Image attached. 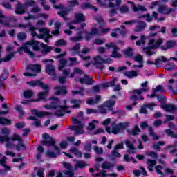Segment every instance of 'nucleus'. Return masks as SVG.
<instances>
[{
	"instance_id": "a878e982",
	"label": "nucleus",
	"mask_w": 177,
	"mask_h": 177,
	"mask_svg": "<svg viewBox=\"0 0 177 177\" xmlns=\"http://www.w3.org/2000/svg\"><path fill=\"white\" fill-rule=\"evenodd\" d=\"M127 133L129 135H132L133 136H136L139 132H140V129L138 125H136L131 130L129 129H127Z\"/></svg>"
},
{
	"instance_id": "423d86ee",
	"label": "nucleus",
	"mask_w": 177,
	"mask_h": 177,
	"mask_svg": "<svg viewBox=\"0 0 177 177\" xmlns=\"http://www.w3.org/2000/svg\"><path fill=\"white\" fill-rule=\"evenodd\" d=\"M53 8L54 9H59L62 10L60 12H57V15L60 16V17H62L65 21H68L69 19L67 18V15L71 12V10L66 8L63 4H59L58 6L54 5Z\"/></svg>"
},
{
	"instance_id": "f704fd0d",
	"label": "nucleus",
	"mask_w": 177,
	"mask_h": 177,
	"mask_svg": "<svg viewBox=\"0 0 177 177\" xmlns=\"http://www.w3.org/2000/svg\"><path fill=\"white\" fill-rule=\"evenodd\" d=\"M124 56L127 57H133V49L131 47H129L124 51Z\"/></svg>"
},
{
	"instance_id": "e2e57ef3",
	"label": "nucleus",
	"mask_w": 177,
	"mask_h": 177,
	"mask_svg": "<svg viewBox=\"0 0 177 177\" xmlns=\"http://www.w3.org/2000/svg\"><path fill=\"white\" fill-rule=\"evenodd\" d=\"M99 112L100 114H106L107 113V109L106 108V106L101 105L98 107Z\"/></svg>"
},
{
	"instance_id": "f8f14e48",
	"label": "nucleus",
	"mask_w": 177,
	"mask_h": 177,
	"mask_svg": "<svg viewBox=\"0 0 177 177\" xmlns=\"http://www.w3.org/2000/svg\"><path fill=\"white\" fill-rule=\"evenodd\" d=\"M174 10L175 8H168L167 6L159 5L158 12L160 13V15H169V13H172Z\"/></svg>"
},
{
	"instance_id": "ea45409f",
	"label": "nucleus",
	"mask_w": 177,
	"mask_h": 177,
	"mask_svg": "<svg viewBox=\"0 0 177 177\" xmlns=\"http://www.w3.org/2000/svg\"><path fill=\"white\" fill-rule=\"evenodd\" d=\"M0 124L1 125H11L12 120L5 118H0Z\"/></svg>"
},
{
	"instance_id": "f257e3e1",
	"label": "nucleus",
	"mask_w": 177,
	"mask_h": 177,
	"mask_svg": "<svg viewBox=\"0 0 177 177\" xmlns=\"http://www.w3.org/2000/svg\"><path fill=\"white\" fill-rule=\"evenodd\" d=\"M162 44H164V39L162 38H158V39H151L148 42V46L144 47L143 50L147 56L151 57L153 55H156V52L152 50L161 49V50L166 52L167 49H172V48L176 45V41L169 40L166 42L165 46H161Z\"/></svg>"
},
{
	"instance_id": "7c9ffc66",
	"label": "nucleus",
	"mask_w": 177,
	"mask_h": 177,
	"mask_svg": "<svg viewBox=\"0 0 177 177\" xmlns=\"http://www.w3.org/2000/svg\"><path fill=\"white\" fill-rule=\"evenodd\" d=\"M124 75L128 78H135V77H138L139 73L136 71H129L124 73Z\"/></svg>"
},
{
	"instance_id": "79ce46f5",
	"label": "nucleus",
	"mask_w": 177,
	"mask_h": 177,
	"mask_svg": "<svg viewBox=\"0 0 177 177\" xmlns=\"http://www.w3.org/2000/svg\"><path fill=\"white\" fill-rule=\"evenodd\" d=\"M175 82V80L174 79H170L168 82L169 85L167 86V88L169 91H173L174 94L176 95L177 94V91L174 90V87H172V84Z\"/></svg>"
},
{
	"instance_id": "cd10ccee",
	"label": "nucleus",
	"mask_w": 177,
	"mask_h": 177,
	"mask_svg": "<svg viewBox=\"0 0 177 177\" xmlns=\"http://www.w3.org/2000/svg\"><path fill=\"white\" fill-rule=\"evenodd\" d=\"M125 145L127 146V147H128V150H127V153L129 154L131 153H135V150H136V148L135 147V146L133 145V144L131 143V142L129 140H127L125 142Z\"/></svg>"
},
{
	"instance_id": "a19ab883",
	"label": "nucleus",
	"mask_w": 177,
	"mask_h": 177,
	"mask_svg": "<svg viewBox=\"0 0 177 177\" xmlns=\"http://www.w3.org/2000/svg\"><path fill=\"white\" fill-rule=\"evenodd\" d=\"M140 38H141L140 40H138L136 42V46H141L142 45H145V44H146V36L141 35Z\"/></svg>"
},
{
	"instance_id": "37998d69",
	"label": "nucleus",
	"mask_w": 177,
	"mask_h": 177,
	"mask_svg": "<svg viewBox=\"0 0 177 177\" xmlns=\"http://www.w3.org/2000/svg\"><path fill=\"white\" fill-rule=\"evenodd\" d=\"M148 91V88L134 89L133 90L132 93H133V95H140L142 92H147Z\"/></svg>"
},
{
	"instance_id": "4d7b16f0",
	"label": "nucleus",
	"mask_w": 177,
	"mask_h": 177,
	"mask_svg": "<svg viewBox=\"0 0 177 177\" xmlns=\"http://www.w3.org/2000/svg\"><path fill=\"white\" fill-rule=\"evenodd\" d=\"M65 45H67V42H66L63 39L55 41V46H65Z\"/></svg>"
},
{
	"instance_id": "f3484780",
	"label": "nucleus",
	"mask_w": 177,
	"mask_h": 177,
	"mask_svg": "<svg viewBox=\"0 0 177 177\" xmlns=\"http://www.w3.org/2000/svg\"><path fill=\"white\" fill-rule=\"evenodd\" d=\"M130 3L131 4V8L135 12H147V8L142 5H138L136 6L135 4V2L130 1Z\"/></svg>"
},
{
	"instance_id": "6e6552de",
	"label": "nucleus",
	"mask_w": 177,
	"mask_h": 177,
	"mask_svg": "<svg viewBox=\"0 0 177 177\" xmlns=\"http://www.w3.org/2000/svg\"><path fill=\"white\" fill-rule=\"evenodd\" d=\"M105 46L109 49H110V48H112L113 49L111 55H110L111 57H113V59H121L122 55L118 53V52L117 51L120 50V48L117 47L115 43L111 42L110 44H106Z\"/></svg>"
},
{
	"instance_id": "dca6fc26",
	"label": "nucleus",
	"mask_w": 177,
	"mask_h": 177,
	"mask_svg": "<svg viewBox=\"0 0 177 177\" xmlns=\"http://www.w3.org/2000/svg\"><path fill=\"white\" fill-rule=\"evenodd\" d=\"M136 23H137L138 25H136L134 30L135 32H142L147 27L146 23L143 21H136Z\"/></svg>"
},
{
	"instance_id": "603ef678",
	"label": "nucleus",
	"mask_w": 177,
	"mask_h": 177,
	"mask_svg": "<svg viewBox=\"0 0 177 177\" xmlns=\"http://www.w3.org/2000/svg\"><path fill=\"white\" fill-rule=\"evenodd\" d=\"M84 150L89 153L90 151H92V144H91V142L86 141V144L84 145Z\"/></svg>"
},
{
	"instance_id": "ddd939ff",
	"label": "nucleus",
	"mask_w": 177,
	"mask_h": 177,
	"mask_svg": "<svg viewBox=\"0 0 177 177\" xmlns=\"http://www.w3.org/2000/svg\"><path fill=\"white\" fill-rule=\"evenodd\" d=\"M32 114L33 115H35L38 118H42V117H46L48 115H53V113L51 112H47V111H38L37 109H32Z\"/></svg>"
},
{
	"instance_id": "680f3d73",
	"label": "nucleus",
	"mask_w": 177,
	"mask_h": 177,
	"mask_svg": "<svg viewBox=\"0 0 177 177\" xmlns=\"http://www.w3.org/2000/svg\"><path fill=\"white\" fill-rule=\"evenodd\" d=\"M83 32H84V34H86L85 40L87 42H89V41H91L92 39V38H93V35H91L89 32L84 31Z\"/></svg>"
},
{
	"instance_id": "c85d7f7f",
	"label": "nucleus",
	"mask_w": 177,
	"mask_h": 177,
	"mask_svg": "<svg viewBox=\"0 0 177 177\" xmlns=\"http://www.w3.org/2000/svg\"><path fill=\"white\" fill-rule=\"evenodd\" d=\"M163 68L165 70V71H172L176 68V66L174 62H169L163 67Z\"/></svg>"
},
{
	"instance_id": "13d9d810",
	"label": "nucleus",
	"mask_w": 177,
	"mask_h": 177,
	"mask_svg": "<svg viewBox=\"0 0 177 177\" xmlns=\"http://www.w3.org/2000/svg\"><path fill=\"white\" fill-rule=\"evenodd\" d=\"M157 100H158V102L162 103V104H165V102H167V97L164 95H158Z\"/></svg>"
},
{
	"instance_id": "4c0bfd02",
	"label": "nucleus",
	"mask_w": 177,
	"mask_h": 177,
	"mask_svg": "<svg viewBox=\"0 0 177 177\" xmlns=\"http://www.w3.org/2000/svg\"><path fill=\"white\" fill-rule=\"evenodd\" d=\"M115 85V81L104 82L101 84L102 89H106V88H109V86H114Z\"/></svg>"
},
{
	"instance_id": "a18cd8bd",
	"label": "nucleus",
	"mask_w": 177,
	"mask_h": 177,
	"mask_svg": "<svg viewBox=\"0 0 177 177\" xmlns=\"http://www.w3.org/2000/svg\"><path fill=\"white\" fill-rule=\"evenodd\" d=\"M95 20H96V21H97V23L99 24H100V28H101V27H103V26H104L106 24V21H104L103 17H102V16L97 17L95 18Z\"/></svg>"
},
{
	"instance_id": "774afa93",
	"label": "nucleus",
	"mask_w": 177,
	"mask_h": 177,
	"mask_svg": "<svg viewBox=\"0 0 177 177\" xmlns=\"http://www.w3.org/2000/svg\"><path fill=\"white\" fill-rule=\"evenodd\" d=\"M68 3H69L70 8H74L76 5H80V2H78V0H71L68 1Z\"/></svg>"
},
{
	"instance_id": "0eeeda50",
	"label": "nucleus",
	"mask_w": 177,
	"mask_h": 177,
	"mask_svg": "<svg viewBox=\"0 0 177 177\" xmlns=\"http://www.w3.org/2000/svg\"><path fill=\"white\" fill-rule=\"evenodd\" d=\"M11 140L13 142H19V143L16 145V150L17 151H20V150H26V145L23 142V138H20V136L15 133L11 137Z\"/></svg>"
},
{
	"instance_id": "de8ad7c7",
	"label": "nucleus",
	"mask_w": 177,
	"mask_h": 177,
	"mask_svg": "<svg viewBox=\"0 0 177 177\" xmlns=\"http://www.w3.org/2000/svg\"><path fill=\"white\" fill-rule=\"evenodd\" d=\"M165 142L164 141H159L157 144H154L153 145V149H156V150H158V151H160V150H161V147H160V146H165Z\"/></svg>"
},
{
	"instance_id": "f03ea898",
	"label": "nucleus",
	"mask_w": 177,
	"mask_h": 177,
	"mask_svg": "<svg viewBox=\"0 0 177 177\" xmlns=\"http://www.w3.org/2000/svg\"><path fill=\"white\" fill-rule=\"evenodd\" d=\"M24 46H31L34 52H41L43 56H46V55H49V53H50V52L53 50V47L52 46H48V44L41 43V41H38L34 39H32L30 41H26L24 44Z\"/></svg>"
},
{
	"instance_id": "6ab92c4d",
	"label": "nucleus",
	"mask_w": 177,
	"mask_h": 177,
	"mask_svg": "<svg viewBox=\"0 0 177 177\" xmlns=\"http://www.w3.org/2000/svg\"><path fill=\"white\" fill-rule=\"evenodd\" d=\"M41 68V65L38 64H29L26 66V70L32 71L33 73H39Z\"/></svg>"
},
{
	"instance_id": "412c9836",
	"label": "nucleus",
	"mask_w": 177,
	"mask_h": 177,
	"mask_svg": "<svg viewBox=\"0 0 177 177\" xmlns=\"http://www.w3.org/2000/svg\"><path fill=\"white\" fill-rule=\"evenodd\" d=\"M26 13V9H24V6L18 1L15 8V15H24Z\"/></svg>"
},
{
	"instance_id": "9b49d317",
	"label": "nucleus",
	"mask_w": 177,
	"mask_h": 177,
	"mask_svg": "<svg viewBox=\"0 0 177 177\" xmlns=\"http://www.w3.org/2000/svg\"><path fill=\"white\" fill-rule=\"evenodd\" d=\"M169 60L164 56H160L155 59V62L150 61L149 59L147 60V64H153L156 67H161L162 63H167Z\"/></svg>"
},
{
	"instance_id": "39448f33",
	"label": "nucleus",
	"mask_w": 177,
	"mask_h": 177,
	"mask_svg": "<svg viewBox=\"0 0 177 177\" xmlns=\"http://www.w3.org/2000/svg\"><path fill=\"white\" fill-rule=\"evenodd\" d=\"M130 123L129 122H119L116 123L115 122H113L111 123V132L113 135H118V133H121V131H124V129H127V128L129 127Z\"/></svg>"
},
{
	"instance_id": "9d476101",
	"label": "nucleus",
	"mask_w": 177,
	"mask_h": 177,
	"mask_svg": "<svg viewBox=\"0 0 177 177\" xmlns=\"http://www.w3.org/2000/svg\"><path fill=\"white\" fill-rule=\"evenodd\" d=\"M45 71L46 74L51 76V80H53V81H56V80H57V74L55 73L56 69L52 64H48L46 66Z\"/></svg>"
},
{
	"instance_id": "0e129e2a",
	"label": "nucleus",
	"mask_w": 177,
	"mask_h": 177,
	"mask_svg": "<svg viewBox=\"0 0 177 177\" xmlns=\"http://www.w3.org/2000/svg\"><path fill=\"white\" fill-rule=\"evenodd\" d=\"M16 111L19 113L20 117H23L24 115V111H23V107L20 105L16 106Z\"/></svg>"
},
{
	"instance_id": "1a4fd4ad",
	"label": "nucleus",
	"mask_w": 177,
	"mask_h": 177,
	"mask_svg": "<svg viewBox=\"0 0 177 177\" xmlns=\"http://www.w3.org/2000/svg\"><path fill=\"white\" fill-rule=\"evenodd\" d=\"M70 106H59L58 109L53 113L57 118L64 116L67 113H71V111H68Z\"/></svg>"
},
{
	"instance_id": "b1692460",
	"label": "nucleus",
	"mask_w": 177,
	"mask_h": 177,
	"mask_svg": "<svg viewBox=\"0 0 177 177\" xmlns=\"http://www.w3.org/2000/svg\"><path fill=\"white\" fill-rule=\"evenodd\" d=\"M176 147H177V141H176L174 145H166L165 147V149L169 150V149H171V150L169 151V154H175V153H176L177 151Z\"/></svg>"
},
{
	"instance_id": "a211bd4d",
	"label": "nucleus",
	"mask_w": 177,
	"mask_h": 177,
	"mask_svg": "<svg viewBox=\"0 0 177 177\" xmlns=\"http://www.w3.org/2000/svg\"><path fill=\"white\" fill-rule=\"evenodd\" d=\"M160 107L165 110V111H167L168 113H172V111H175V110H177V106L174 105V104H162L160 105Z\"/></svg>"
},
{
	"instance_id": "864d4df0",
	"label": "nucleus",
	"mask_w": 177,
	"mask_h": 177,
	"mask_svg": "<svg viewBox=\"0 0 177 177\" xmlns=\"http://www.w3.org/2000/svg\"><path fill=\"white\" fill-rule=\"evenodd\" d=\"M153 92L154 93H157V92H161V93H165V90H164V88H162V85H158L155 89L153 90Z\"/></svg>"
},
{
	"instance_id": "09e8293b",
	"label": "nucleus",
	"mask_w": 177,
	"mask_h": 177,
	"mask_svg": "<svg viewBox=\"0 0 177 177\" xmlns=\"http://www.w3.org/2000/svg\"><path fill=\"white\" fill-rule=\"evenodd\" d=\"M85 167H88V165L84 161H79L75 165V168H80V169L85 168Z\"/></svg>"
},
{
	"instance_id": "58836bf2",
	"label": "nucleus",
	"mask_w": 177,
	"mask_h": 177,
	"mask_svg": "<svg viewBox=\"0 0 177 177\" xmlns=\"http://www.w3.org/2000/svg\"><path fill=\"white\" fill-rule=\"evenodd\" d=\"M95 122L98 124L99 121L97 120H93L91 122L88 123V127H87L88 131H93L96 128Z\"/></svg>"
},
{
	"instance_id": "473e14b6",
	"label": "nucleus",
	"mask_w": 177,
	"mask_h": 177,
	"mask_svg": "<svg viewBox=\"0 0 177 177\" xmlns=\"http://www.w3.org/2000/svg\"><path fill=\"white\" fill-rule=\"evenodd\" d=\"M8 77H9V71L8 69H5L1 75H0V82L6 81L8 79Z\"/></svg>"
},
{
	"instance_id": "338daca9",
	"label": "nucleus",
	"mask_w": 177,
	"mask_h": 177,
	"mask_svg": "<svg viewBox=\"0 0 177 177\" xmlns=\"http://www.w3.org/2000/svg\"><path fill=\"white\" fill-rule=\"evenodd\" d=\"M81 8L83 10L85 9H91L92 8V5L90 3L86 2V3H83L81 5Z\"/></svg>"
},
{
	"instance_id": "20e7f679",
	"label": "nucleus",
	"mask_w": 177,
	"mask_h": 177,
	"mask_svg": "<svg viewBox=\"0 0 177 177\" xmlns=\"http://www.w3.org/2000/svg\"><path fill=\"white\" fill-rule=\"evenodd\" d=\"M103 63L111 64V63H113V59H111V58L103 59L100 55H97L94 57L93 66H95L97 70H100V71H103V70H104V65Z\"/></svg>"
},
{
	"instance_id": "bf43d9fd",
	"label": "nucleus",
	"mask_w": 177,
	"mask_h": 177,
	"mask_svg": "<svg viewBox=\"0 0 177 177\" xmlns=\"http://www.w3.org/2000/svg\"><path fill=\"white\" fill-rule=\"evenodd\" d=\"M46 156L50 158H56V157H57V153L53 151H47L46 152Z\"/></svg>"
},
{
	"instance_id": "4be33fe9",
	"label": "nucleus",
	"mask_w": 177,
	"mask_h": 177,
	"mask_svg": "<svg viewBox=\"0 0 177 177\" xmlns=\"http://www.w3.org/2000/svg\"><path fill=\"white\" fill-rule=\"evenodd\" d=\"M84 100L73 99L70 101L71 104H73L71 106V109H80L81 104H82Z\"/></svg>"
},
{
	"instance_id": "5fc2aeb1",
	"label": "nucleus",
	"mask_w": 177,
	"mask_h": 177,
	"mask_svg": "<svg viewBox=\"0 0 177 177\" xmlns=\"http://www.w3.org/2000/svg\"><path fill=\"white\" fill-rule=\"evenodd\" d=\"M17 37L19 41H24V39L27 38V34L24 32H19L17 35Z\"/></svg>"
},
{
	"instance_id": "393cba45",
	"label": "nucleus",
	"mask_w": 177,
	"mask_h": 177,
	"mask_svg": "<svg viewBox=\"0 0 177 177\" xmlns=\"http://www.w3.org/2000/svg\"><path fill=\"white\" fill-rule=\"evenodd\" d=\"M82 31H79L77 33L76 37H71L69 39L70 41H72V42H81V41H82V39H84V37H82Z\"/></svg>"
},
{
	"instance_id": "c9c22d12",
	"label": "nucleus",
	"mask_w": 177,
	"mask_h": 177,
	"mask_svg": "<svg viewBox=\"0 0 177 177\" xmlns=\"http://www.w3.org/2000/svg\"><path fill=\"white\" fill-rule=\"evenodd\" d=\"M145 19L146 21H148V23H151L153 21V17L150 16V14L147 13L145 15H139L138 19Z\"/></svg>"
},
{
	"instance_id": "aec40b11",
	"label": "nucleus",
	"mask_w": 177,
	"mask_h": 177,
	"mask_svg": "<svg viewBox=\"0 0 177 177\" xmlns=\"http://www.w3.org/2000/svg\"><path fill=\"white\" fill-rule=\"evenodd\" d=\"M104 105L105 106V107H107L109 111H111V113H113V111H114L113 107L115 106V100L109 99L104 102Z\"/></svg>"
},
{
	"instance_id": "c03bdc74",
	"label": "nucleus",
	"mask_w": 177,
	"mask_h": 177,
	"mask_svg": "<svg viewBox=\"0 0 177 177\" xmlns=\"http://www.w3.org/2000/svg\"><path fill=\"white\" fill-rule=\"evenodd\" d=\"M112 115H115V114H118L120 117H124L126 114L125 111L122 109H118L116 111H113L111 113Z\"/></svg>"
},
{
	"instance_id": "c756f323",
	"label": "nucleus",
	"mask_w": 177,
	"mask_h": 177,
	"mask_svg": "<svg viewBox=\"0 0 177 177\" xmlns=\"http://www.w3.org/2000/svg\"><path fill=\"white\" fill-rule=\"evenodd\" d=\"M124 161L126 162H131L132 161L133 164H138V160H135L134 157H129V155L124 154L123 158Z\"/></svg>"
},
{
	"instance_id": "3c124183",
	"label": "nucleus",
	"mask_w": 177,
	"mask_h": 177,
	"mask_svg": "<svg viewBox=\"0 0 177 177\" xmlns=\"http://www.w3.org/2000/svg\"><path fill=\"white\" fill-rule=\"evenodd\" d=\"M93 150H94V151H95V153H96V154H97V156H100V155L103 154V148L99 147L97 145L94 146Z\"/></svg>"
},
{
	"instance_id": "052dcab7",
	"label": "nucleus",
	"mask_w": 177,
	"mask_h": 177,
	"mask_svg": "<svg viewBox=\"0 0 177 177\" xmlns=\"http://www.w3.org/2000/svg\"><path fill=\"white\" fill-rule=\"evenodd\" d=\"M26 124L24 122H18L15 123V127L17 128V129H23L24 128Z\"/></svg>"
},
{
	"instance_id": "7ed1b4c3",
	"label": "nucleus",
	"mask_w": 177,
	"mask_h": 177,
	"mask_svg": "<svg viewBox=\"0 0 177 177\" xmlns=\"http://www.w3.org/2000/svg\"><path fill=\"white\" fill-rule=\"evenodd\" d=\"M27 84L28 85H30V86L32 87L39 86V88H41V89L44 91L38 93V99H32L30 100V102H46L48 100L46 99V96H48V93H49L50 91L49 86H48V84H44V82H42V81L40 80L28 82Z\"/></svg>"
},
{
	"instance_id": "bb28decb",
	"label": "nucleus",
	"mask_w": 177,
	"mask_h": 177,
	"mask_svg": "<svg viewBox=\"0 0 177 177\" xmlns=\"http://www.w3.org/2000/svg\"><path fill=\"white\" fill-rule=\"evenodd\" d=\"M75 21H72V23H82L85 21V16L82 13H78L75 15Z\"/></svg>"
},
{
	"instance_id": "2f4dec72",
	"label": "nucleus",
	"mask_w": 177,
	"mask_h": 177,
	"mask_svg": "<svg viewBox=\"0 0 177 177\" xmlns=\"http://www.w3.org/2000/svg\"><path fill=\"white\" fill-rule=\"evenodd\" d=\"M102 169H112L114 168V165L109 161H105L102 164Z\"/></svg>"
},
{
	"instance_id": "72a5a7b5",
	"label": "nucleus",
	"mask_w": 177,
	"mask_h": 177,
	"mask_svg": "<svg viewBox=\"0 0 177 177\" xmlns=\"http://www.w3.org/2000/svg\"><path fill=\"white\" fill-rule=\"evenodd\" d=\"M50 100H53L50 102L53 110H56V109L59 108V98H50Z\"/></svg>"
},
{
	"instance_id": "6e6d98bb",
	"label": "nucleus",
	"mask_w": 177,
	"mask_h": 177,
	"mask_svg": "<svg viewBox=\"0 0 177 177\" xmlns=\"http://www.w3.org/2000/svg\"><path fill=\"white\" fill-rule=\"evenodd\" d=\"M157 106V104L154 102H151L149 104H145V106L147 107V109H149L151 111H153L154 110V107Z\"/></svg>"
},
{
	"instance_id": "49530a36",
	"label": "nucleus",
	"mask_w": 177,
	"mask_h": 177,
	"mask_svg": "<svg viewBox=\"0 0 177 177\" xmlns=\"http://www.w3.org/2000/svg\"><path fill=\"white\" fill-rule=\"evenodd\" d=\"M133 60H135V62H138V63H140V64H143V57L140 54H138L133 57Z\"/></svg>"
},
{
	"instance_id": "4468645a",
	"label": "nucleus",
	"mask_w": 177,
	"mask_h": 177,
	"mask_svg": "<svg viewBox=\"0 0 177 177\" xmlns=\"http://www.w3.org/2000/svg\"><path fill=\"white\" fill-rule=\"evenodd\" d=\"M41 146H47L48 147H54V150L56 151H60V149H59V147L56 145V141L54 140H42L41 142Z\"/></svg>"
},
{
	"instance_id": "69168bd1",
	"label": "nucleus",
	"mask_w": 177,
	"mask_h": 177,
	"mask_svg": "<svg viewBox=\"0 0 177 177\" xmlns=\"http://www.w3.org/2000/svg\"><path fill=\"white\" fill-rule=\"evenodd\" d=\"M42 138L44 140H55L50 135L46 133L42 134Z\"/></svg>"
},
{
	"instance_id": "e433bc0d",
	"label": "nucleus",
	"mask_w": 177,
	"mask_h": 177,
	"mask_svg": "<svg viewBox=\"0 0 177 177\" xmlns=\"http://www.w3.org/2000/svg\"><path fill=\"white\" fill-rule=\"evenodd\" d=\"M23 95L25 99H31L34 96V93L31 90H26L24 91Z\"/></svg>"
},
{
	"instance_id": "8fccbe9b",
	"label": "nucleus",
	"mask_w": 177,
	"mask_h": 177,
	"mask_svg": "<svg viewBox=\"0 0 177 177\" xmlns=\"http://www.w3.org/2000/svg\"><path fill=\"white\" fill-rule=\"evenodd\" d=\"M66 64H67V60L65 59H61L59 60V70H63V68L66 67Z\"/></svg>"
},
{
	"instance_id": "2eb2a0df",
	"label": "nucleus",
	"mask_w": 177,
	"mask_h": 177,
	"mask_svg": "<svg viewBox=\"0 0 177 177\" xmlns=\"http://www.w3.org/2000/svg\"><path fill=\"white\" fill-rule=\"evenodd\" d=\"M55 95H67L68 93V91H67V88L66 86H58L55 87Z\"/></svg>"
},
{
	"instance_id": "5701e85b",
	"label": "nucleus",
	"mask_w": 177,
	"mask_h": 177,
	"mask_svg": "<svg viewBox=\"0 0 177 177\" xmlns=\"http://www.w3.org/2000/svg\"><path fill=\"white\" fill-rule=\"evenodd\" d=\"M84 129V124H80L77 126H70L71 131H75L74 135H80L81 130Z\"/></svg>"
}]
</instances>
